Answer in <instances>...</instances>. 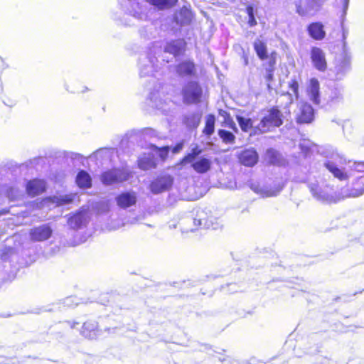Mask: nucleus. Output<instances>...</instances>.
<instances>
[{"instance_id": "1", "label": "nucleus", "mask_w": 364, "mask_h": 364, "mask_svg": "<svg viewBox=\"0 0 364 364\" xmlns=\"http://www.w3.org/2000/svg\"><path fill=\"white\" fill-rule=\"evenodd\" d=\"M179 225L183 232H194L199 229L217 230L220 226L218 219L208 217L203 210L184 216L180 220Z\"/></svg>"}, {"instance_id": "2", "label": "nucleus", "mask_w": 364, "mask_h": 364, "mask_svg": "<svg viewBox=\"0 0 364 364\" xmlns=\"http://www.w3.org/2000/svg\"><path fill=\"white\" fill-rule=\"evenodd\" d=\"M326 161L323 163L324 166L331 172L333 176L338 180L343 181L348 179L349 176L346 172L345 168L338 167L337 163L346 164V160L343 155L337 152L336 149L331 148L325 152Z\"/></svg>"}, {"instance_id": "3", "label": "nucleus", "mask_w": 364, "mask_h": 364, "mask_svg": "<svg viewBox=\"0 0 364 364\" xmlns=\"http://www.w3.org/2000/svg\"><path fill=\"white\" fill-rule=\"evenodd\" d=\"M284 115L278 107L269 109L255 127V132L266 133L283 124Z\"/></svg>"}, {"instance_id": "4", "label": "nucleus", "mask_w": 364, "mask_h": 364, "mask_svg": "<svg viewBox=\"0 0 364 364\" xmlns=\"http://www.w3.org/2000/svg\"><path fill=\"white\" fill-rule=\"evenodd\" d=\"M180 94L183 104L196 105L202 101L203 89L198 81L190 80L183 84Z\"/></svg>"}, {"instance_id": "5", "label": "nucleus", "mask_w": 364, "mask_h": 364, "mask_svg": "<svg viewBox=\"0 0 364 364\" xmlns=\"http://www.w3.org/2000/svg\"><path fill=\"white\" fill-rule=\"evenodd\" d=\"M158 63L156 54L151 48L146 53L141 54L139 58L140 77H152L154 73L159 70Z\"/></svg>"}, {"instance_id": "6", "label": "nucleus", "mask_w": 364, "mask_h": 364, "mask_svg": "<svg viewBox=\"0 0 364 364\" xmlns=\"http://www.w3.org/2000/svg\"><path fill=\"white\" fill-rule=\"evenodd\" d=\"M131 177V173L124 168H113L102 173L100 181L105 186H111L127 181Z\"/></svg>"}, {"instance_id": "7", "label": "nucleus", "mask_w": 364, "mask_h": 364, "mask_svg": "<svg viewBox=\"0 0 364 364\" xmlns=\"http://www.w3.org/2000/svg\"><path fill=\"white\" fill-rule=\"evenodd\" d=\"M154 87L149 92L147 100H149V105L161 112H166L165 108L166 100L164 99V92L161 91L162 86L161 82H157L155 79H151Z\"/></svg>"}, {"instance_id": "8", "label": "nucleus", "mask_w": 364, "mask_h": 364, "mask_svg": "<svg viewBox=\"0 0 364 364\" xmlns=\"http://www.w3.org/2000/svg\"><path fill=\"white\" fill-rule=\"evenodd\" d=\"M173 177L168 173H162L153 179L149 184L150 191L154 194L168 191L173 186Z\"/></svg>"}, {"instance_id": "9", "label": "nucleus", "mask_w": 364, "mask_h": 364, "mask_svg": "<svg viewBox=\"0 0 364 364\" xmlns=\"http://www.w3.org/2000/svg\"><path fill=\"white\" fill-rule=\"evenodd\" d=\"M186 47L187 43L183 38L171 39L165 41L163 51L177 58L185 54Z\"/></svg>"}, {"instance_id": "10", "label": "nucleus", "mask_w": 364, "mask_h": 364, "mask_svg": "<svg viewBox=\"0 0 364 364\" xmlns=\"http://www.w3.org/2000/svg\"><path fill=\"white\" fill-rule=\"evenodd\" d=\"M53 228L49 223L35 226L29 231L30 238L33 242H43L48 240L53 234Z\"/></svg>"}, {"instance_id": "11", "label": "nucleus", "mask_w": 364, "mask_h": 364, "mask_svg": "<svg viewBox=\"0 0 364 364\" xmlns=\"http://www.w3.org/2000/svg\"><path fill=\"white\" fill-rule=\"evenodd\" d=\"M310 58L314 68L320 72L327 69V61L325 52L318 47L313 46L311 48Z\"/></svg>"}, {"instance_id": "12", "label": "nucleus", "mask_w": 364, "mask_h": 364, "mask_svg": "<svg viewBox=\"0 0 364 364\" xmlns=\"http://www.w3.org/2000/svg\"><path fill=\"white\" fill-rule=\"evenodd\" d=\"M122 6L127 14L134 17L135 19L143 20L146 17L143 6L135 0H126L125 4H122Z\"/></svg>"}, {"instance_id": "13", "label": "nucleus", "mask_w": 364, "mask_h": 364, "mask_svg": "<svg viewBox=\"0 0 364 364\" xmlns=\"http://www.w3.org/2000/svg\"><path fill=\"white\" fill-rule=\"evenodd\" d=\"M176 74L181 77H192L197 75V68L191 59L183 60L176 65Z\"/></svg>"}, {"instance_id": "14", "label": "nucleus", "mask_w": 364, "mask_h": 364, "mask_svg": "<svg viewBox=\"0 0 364 364\" xmlns=\"http://www.w3.org/2000/svg\"><path fill=\"white\" fill-rule=\"evenodd\" d=\"M115 154L114 148H100L91 154L87 158L100 166L111 161Z\"/></svg>"}, {"instance_id": "15", "label": "nucleus", "mask_w": 364, "mask_h": 364, "mask_svg": "<svg viewBox=\"0 0 364 364\" xmlns=\"http://www.w3.org/2000/svg\"><path fill=\"white\" fill-rule=\"evenodd\" d=\"M296 13L304 16L318 10L321 6L320 0H296L295 1Z\"/></svg>"}, {"instance_id": "16", "label": "nucleus", "mask_w": 364, "mask_h": 364, "mask_svg": "<svg viewBox=\"0 0 364 364\" xmlns=\"http://www.w3.org/2000/svg\"><path fill=\"white\" fill-rule=\"evenodd\" d=\"M117 205L122 209H127L136 205L137 194L133 191H123L115 197Z\"/></svg>"}, {"instance_id": "17", "label": "nucleus", "mask_w": 364, "mask_h": 364, "mask_svg": "<svg viewBox=\"0 0 364 364\" xmlns=\"http://www.w3.org/2000/svg\"><path fill=\"white\" fill-rule=\"evenodd\" d=\"M47 184L44 180L34 178L27 181L26 191L28 196L34 197L46 191Z\"/></svg>"}, {"instance_id": "18", "label": "nucleus", "mask_w": 364, "mask_h": 364, "mask_svg": "<svg viewBox=\"0 0 364 364\" xmlns=\"http://www.w3.org/2000/svg\"><path fill=\"white\" fill-rule=\"evenodd\" d=\"M238 158L242 164L252 167L258 162L259 154L254 148L246 149L239 154Z\"/></svg>"}, {"instance_id": "19", "label": "nucleus", "mask_w": 364, "mask_h": 364, "mask_svg": "<svg viewBox=\"0 0 364 364\" xmlns=\"http://www.w3.org/2000/svg\"><path fill=\"white\" fill-rule=\"evenodd\" d=\"M82 335L88 339H96L102 336L101 329L98 328V324L95 321H87L83 323Z\"/></svg>"}, {"instance_id": "20", "label": "nucleus", "mask_w": 364, "mask_h": 364, "mask_svg": "<svg viewBox=\"0 0 364 364\" xmlns=\"http://www.w3.org/2000/svg\"><path fill=\"white\" fill-rule=\"evenodd\" d=\"M308 187L313 197L317 200L325 202L329 198V195L326 186H320L317 181L308 182Z\"/></svg>"}, {"instance_id": "21", "label": "nucleus", "mask_w": 364, "mask_h": 364, "mask_svg": "<svg viewBox=\"0 0 364 364\" xmlns=\"http://www.w3.org/2000/svg\"><path fill=\"white\" fill-rule=\"evenodd\" d=\"M299 114L297 116L296 122L299 124L311 123L314 119V109L312 106L303 102L299 107Z\"/></svg>"}, {"instance_id": "22", "label": "nucleus", "mask_w": 364, "mask_h": 364, "mask_svg": "<svg viewBox=\"0 0 364 364\" xmlns=\"http://www.w3.org/2000/svg\"><path fill=\"white\" fill-rule=\"evenodd\" d=\"M173 18L177 25L183 26L191 23L193 16L191 10L183 6L180 10L174 13Z\"/></svg>"}, {"instance_id": "23", "label": "nucleus", "mask_w": 364, "mask_h": 364, "mask_svg": "<svg viewBox=\"0 0 364 364\" xmlns=\"http://www.w3.org/2000/svg\"><path fill=\"white\" fill-rule=\"evenodd\" d=\"M306 31L309 36L315 41H321L326 36L324 25L320 22H313L307 26Z\"/></svg>"}, {"instance_id": "24", "label": "nucleus", "mask_w": 364, "mask_h": 364, "mask_svg": "<svg viewBox=\"0 0 364 364\" xmlns=\"http://www.w3.org/2000/svg\"><path fill=\"white\" fill-rule=\"evenodd\" d=\"M320 85L319 82L316 78L310 80L309 85L307 87L306 92L309 99L314 104L319 105L320 103Z\"/></svg>"}, {"instance_id": "25", "label": "nucleus", "mask_w": 364, "mask_h": 364, "mask_svg": "<svg viewBox=\"0 0 364 364\" xmlns=\"http://www.w3.org/2000/svg\"><path fill=\"white\" fill-rule=\"evenodd\" d=\"M201 120V114L198 112H189L183 115V124L189 129H196Z\"/></svg>"}, {"instance_id": "26", "label": "nucleus", "mask_w": 364, "mask_h": 364, "mask_svg": "<svg viewBox=\"0 0 364 364\" xmlns=\"http://www.w3.org/2000/svg\"><path fill=\"white\" fill-rule=\"evenodd\" d=\"M212 164V161L210 158L202 156L191 164V167L196 172L202 174L210 170Z\"/></svg>"}, {"instance_id": "27", "label": "nucleus", "mask_w": 364, "mask_h": 364, "mask_svg": "<svg viewBox=\"0 0 364 364\" xmlns=\"http://www.w3.org/2000/svg\"><path fill=\"white\" fill-rule=\"evenodd\" d=\"M139 32L141 38L151 40L157 38L159 35L160 31L158 28L157 23L151 22L141 27Z\"/></svg>"}, {"instance_id": "28", "label": "nucleus", "mask_w": 364, "mask_h": 364, "mask_svg": "<svg viewBox=\"0 0 364 364\" xmlns=\"http://www.w3.org/2000/svg\"><path fill=\"white\" fill-rule=\"evenodd\" d=\"M87 223L86 214L82 212H78L70 216L68 220V224L70 228L78 230L85 226Z\"/></svg>"}, {"instance_id": "29", "label": "nucleus", "mask_w": 364, "mask_h": 364, "mask_svg": "<svg viewBox=\"0 0 364 364\" xmlns=\"http://www.w3.org/2000/svg\"><path fill=\"white\" fill-rule=\"evenodd\" d=\"M264 159L268 164L272 165L282 166L284 163V158L282 154L273 148L267 149Z\"/></svg>"}, {"instance_id": "30", "label": "nucleus", "mask_w": 364, "mask_h": 364, "mask_svg": "<svg viewBox=\"0 0 364 364\" xmlns=\"http://www.w3.org/2000/svg\"><path fill=\"white\" fill-rule=\"evenodd\" d=\"M75 182L79 188L87 189L92 187V179L87 171L80 170L75 177Z\"/></svg>"}, {"instance_id": "31", "label": "nucleus", "mask_w": 364, "mask_h": 364, "mask_svg": "<svg viewBox=\"0 0 364 364\" xmlns=\"http://www.w3.org/2000/svg\"><path fill=\"white\" fill-rule=\"evenodd\" d=\"M282 186H279L276 189L272 190L267 188H262L259 184L251 183L250 188L255 193L262 195L263 197L276 196L282 189Z\"/></svg>"}, {"instance_id": "32", "label": "nucleus", "mask_w": 364, "mask_h": 364, "mask_svg": "<svg viewBox=\"0 0 364 364\" xmlns=\"http://www.w3.org/2000/svg\"><path fill=\"white\" fill-rule=\"evenodd\" d=\"M203 149L198 144H195L191 149V151L181 159V164L184 165L192 164L196 161L202 154Z\"/></svg>"}, {"instance_id": "33", "label": "nucleus", "mask_w": 364, "mask_h": 364, "mask_svg": "<svg viewBox=\"0 0 364 364\" xmlns=\"http://www.w3.org/2000/svg\"><path fill=\"white\" fill-rule=\"evenodd\" d=\"M253 48L259 59L264 60L268 58L267 46L264 41L256 39L253 43Z\"/></svg>"}, {"instance_id": "34", "label": "nucleus", "mask_w": 364, "mask_h": 364, "mask_svg": "<svg viewBox=\"0 0 364 364\" xmlns=\"http://www.w3.org/2000/svg\"><path fill=\"white\" fill-rule=\"evenodd\" d=\"M138 165L141 169L149 170L156 166V162L154 156L151 154H145L138 159Z\"/></svg>"}, {"instance_id": "35", "label": "nucleus", "mask_w": 364, "mask_h": 364, "mask_svg": "<svg viewBox=\"0 0 364 364\" xmlns=\"http://www.w3.org/2000/svg\"><path fill=\"white\" fill-rule=\"evenodd\" d=\"M75 196L74 193L53 196L50 197V200L57 206H63L72 203Z\"/></svg>"}, {"instance_id": "36", "label": "nucleus", "mask_w": 364, "mask_h": 364, "mask_svg": "<svg viewBox=\"0 0 364 364\" xmlns=\"http://www.w3.org/2000/svg\"><path fill=\"white\" fill-rule=\"evenodd\" d=\"M343 100V94L341 88L334 87L331 89L326 99L327 105L332 107L340 102Z\"/></svg>"}, {"instance_id": "37", "label": "nucleus", "mask_w": 364, "mask_h": 364, "mask_svg": "<svg viewBox=\"0 0 364 364\" xmlns=\"http://www.w3.org/2000/svg\"><path fill=\"white\" fill-rule=\"evenodd\" d=\"M215 117L213 114H208L205 117V124L203 133L209 138L215 132Z\"/></svg>"}, {"instance_id": "38", "label": "nucleus", "mask_w": 364, "mask_h": 364, "mask_svg": "<svg viewBox=\"0 0 364 364\" xmlns=\"http://www.w3.org/2000/svg\"><path fill=\"white\" fill-rule=\"evenodd\" d=\"M146 1L159 9L163 10L173 7L178 0H146Z\"/></svg>"}, {"instance_id": "39", "label": "nucleus", "mask_w": 364, "mask_h": 364, "mask_svg": "<svg viewBox=\"0 0 364 364\" xmlns=\"http://www.w3.org/2000/svg\"><path fill=\"white\" fill-rule=\"evenodd\" d=\"M257 12V9L254 4H248L246 6V13L248 16L247 23L250 27H254L257 25V22L255 18V15Z\"/></svg>"}, {"instance_id": "40", "label": "nucleus", "mask_w": 364, "mask_h": 364, "mask_svg": "<svg viewBox=\"0 0 364 364\" xmlns=\"http://www.w3.org/2000/svg\"><path fill=\"white\" fill-rule=\"evenodd\" d=\"M218 134L225 144H232L235 141V134L230 131L221 129L218 131Z\"/></svg>"}, {"instance_id": "41", "label": "nucleus", "mask_w": 364, "mask_h": 364, "mask_svg": "<svg viewBox=\"0 0 364 364\" xmlns=\"http://www.w3.org/2000/svg\"><path fill=\"white\" fill-rule=\"evenodd\" d=\"M349 70V64L346 61L342 62L339 65L336 67V80H341Z\"/></svg>"}, {"instance_id": "42", "label": "nucleus", "mask_w": 364, "mask_h": 364, "mask_svg": "<svg viewBox=\"0 0 364 364\" xmlns=\"http://www.w3.org/2000/svg\"><path fill=\"white\" fill-rule=\"evenodd\" d=\"M236 119L243 132H247L250 129L253 128V122L250 118L237 115Z\"/></svg>"}, {"instance_id": "43", "label": "nucleus", "mask_w": 364, "mask_h": 364, "mask_svg": "<svg viewBox=\"0 0 364 364\" xmlns=\"http://www.w3.org/2000/svg\"><path fill=\"white\" fill-rule=\"evenodd\" d=\"M225 126L228 128L231 129L232 131H234L235 133H238V129L237 127L236 124L232 120V119L230 117V114L227 112H225Z\"/></svg>"}, {"instance_id": "44", "label": "nucleus", "mask_w": 364, "mask_h": 364, "mask_svg": "<svg viewBox=\"0 0 364 364\" xmlns=\"http://www.w3.org/2000/svg\"><path fill=\"white\" fill-rule=\"evenodd\" d=\"M6 196L10 200H16L19 196L18 191L14 187H9L6 189Z\"/></svg>"}, {"instance_id": "45", "label": "nucleus", "mask_w": 364, "mask_h": 364, "mask_svg": "<svg viewBox=\"0 0 364 364\" xmlns=\"http://www.w3.org/2000/svg\"><path fill=\"white\" fill-rule=\"evenodd\" d=\"M289 87L291 90V91L294 92L295 97L296 98H298V97H299V82L295 77L291 79L290 82H289Z\"/></svg>"}, {"instance_id": "46", "label": "nucleus", "mask_w": 364, "mask_h": 364, "mask_svg": "<svg viewBox=\"0 0 364 364\" xmlns=\"http://www.w3.org/2000/svg\"><path fill=\"white\" fill-rule=\"evenodd\" d=\"M170 149L168 146H163L161 148H157V154L162 159L165 160L168 155Z\"/></svg>"}, {"instance_id": "47", "label": "nucleus", "mask_w": 364, "mask_h": 364, "mask_svg": "<svg viewBox=\"0 0 364 364\" xmlns=\"http://www.w3.org/2000/svg\"><path fill=\"white\" fill-rule=\"evenodd\" d=\"M351 169L358 172H364V161L353 162L350 166Z\"/></svg>"}, {"instance_id": "48", "label": "nucleus", "mask_w": 364, "mask_h": 364, "mask_svg": "<svg viewBox=\"0 0 364 364\" xmlns=\"http://www.w3.org/2000/svg\"><path fill=\"white\" fill-rule=\"evenodd\" d=\"M349 1L350 0H336V4L338 5L342 6V10H343V16H346L347 13V10L348 9L349 6Z\"/></svg>"}, {"instance_id": "49", "label": "nucleus", "mask_w": 364, "mask_h": 364, "mask_svg": "<svg viewBox=\"0 0 364 364\" xmlns=\"http://www.w3.org/2000/svg\"><path fill=\"white\" fill-rule=\"evenodd\" d=\"M276 53L274 52V53H271V55H270V58L268 60V63H267V66L265 68H272V70H274V65L276 63V59H275V57L274 56Z\"/></svg>"}, {"instance_id": "50", "label": "nucleus", "mask_w": 364, "mask_h": 364, "mask_svg": "<svg viewBox=\"0 0 364 364\" xmlns=\"http://www.w3.org/2000/svg\"><path fill=\"white\" fill-rule=\"evenodd\" d=\"M274 70H272V68H265V79L267 82H270L272 80H273V77H274Z\"/></svg>"}, {"instance_id": "51", "label": "nucleus", "mask_w": 364, "mask_h": 364, "mask_svg": "<svg viewBox=\"0 0 364 364\" xmlns=\"http://www.w3.org/2000/svg\"><path fill=\"white\" fill-rule=\"evenodd\" d=\"M183 148V142L181 141L177 143L172 149V152L173 154L179 153Z\"/></svg>"}, {"instance_id": "52", "label": "nucleus", "mask_w": 364, "mask_h": 364, "mask_svg": "<svg viewBox=\"0 0 364 364\" xmlns=\"http://www.w3.org/2000/svg\"><path fill=\"white\" fill-rule=\"evenodd\" d=\"M359 183L362 185V187L360 188L358 196L362 195L364 193V176L360 177L355 186H358Z\"/></svg>"}, {"instance_id": "53", "label": "nucleus", "mask_w": 364, "mask_h": 364, "mask_svg": "<svg viewBox=\"0 0 364 364\" xmlns=\"http://www.w3.org/2000/svg\"><path fill=\"white\" fill-rule=\"evenodd\" d=\"M70 157L74 160H80L84 158L82 154L75 152L70 153Z\"/></svg>"}, {"instance_id": "54", "label": "nucleus", "mask_w": 364, "mask_h": 364, "mask_svg": "<svg viewBox=\"0 0 364 364\" xmlns=\"http://www.w3.org/2000/svg\"><path fill=\"white\" fill-rule=\"evenodd\" d=\"M117 331V328H106L105 332H107L108 334L115 333Z\"/></svg>"}, {"instance_id": "55", "label": "nucleus", "mask_w": 364, "mask_h": 364, "mask_svg": "<svg viewBox=\"0 0 364 364\" xmlns=\"http://www.w3.org/2000/svg\"><path fill=\"white\" fill-rule=\"evenodd\" d=\"M284 96H285L288 98V100H289L288 104H291L293 102V97H292L291 94L287 92L286 94L284 95Z\"/></svg>"}, {"instance_id": "56", "label": "nucleus", "mask_w": 364, "mask_h": 364, "mask_svg": "<svg viewBox=\"0 0 364 364\" xmlns=\"http://www.w3.org/2000/svg\"><path fill=\"white\" fill-rule=\"evenodd\" d=\"M72 301H73V299H72L71 297H70V298H66V299H65L64 303H65V305H67V306H71V302H72Z\"/></svg>"}, {"instance_id": "57", "label": "nucleus", "mask_w": 364, "mask_h": 364, "mask_svg": "<svg viewBox=\"0 0 364 364\" xmlns=\"http://www.w3.org/2000/svg\"><path fill=\"white\" fill-rule=\"evenodd\" d=\"M218 360L220 361V362H224L226 360V358L225 355H222V356H218Z\"/></svg>"}, {"instance_id": "58", "label": "nucleus", "mask_w": 364, "mask_h": 364, "mask_svg": "<svg viewBox=\"0 0 364 364\" xmlns=\"http://www.w3.org/2000/svg\"><path fill=\"white\" fill-rule=\"evenodd\" d=\"M318 352V347H316L315 350L309 351L308 353L309 354H312L313 355V354H316Z\"/></svg>"}, {"instance_id": "59", "label": "nucleus", "mask_w": 364, "mask_h": 364, "mask_svg": "<svg viewBox=\"0 0 364 364\" xmlns=\"http://www.w3.org/2000/svg\"><path fill=\"white\" fill-rule=\"evenodd\" d=\"M247 63H248V59H247V58H245V64L247 65Z\"/></svg>"}, {"instance_id": "60", "label": "nucleus", "mask_w": 364, "mask_h": 364, "mask_svg": "<svg viewBox=\"0 0 364 364\" xmlns=\"http://www.w3.org/2000/svg\"><path fill=\"white\" fill-rule=\"evenodd\" d=\"M126 26H132V25H134V23H124Z\"/></svg>"}, {"instance_id": "61", "label": "nucleus", "mask_w": 364, "mask_h": 364, "mask_svg": "<svg viewBox=\"0 0 364 364\" xmlns=\"http://www.w3.org/2000/svg\"><path fill=\"white\" fill-rule=\"evenodd\" d=\"M88 88L87 87H85V90H82V92H84L85 90H87Z\"/></svg>"}, {"instance_id": "62", "label": "nucleus", "mask_w": 364, "mask_h": 364, "mask_svg": "<svg viewBox=\"0 0 364 364\" xmlns=\"http://www.w3.org/2000/svg\"><path fill=\"white\" fill-rule=\"evenodd\" d=\"M43 311H48V309H43Z\"/></svg>"}]
</instances>
